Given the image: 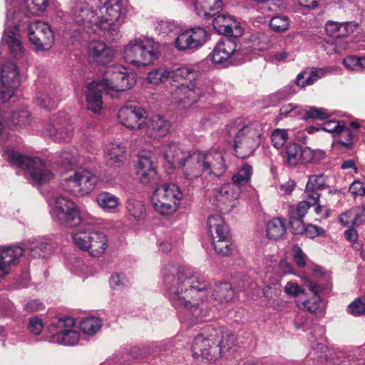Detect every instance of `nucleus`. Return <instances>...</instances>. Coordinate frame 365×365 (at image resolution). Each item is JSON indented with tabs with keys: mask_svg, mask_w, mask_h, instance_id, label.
Segmentation results:
<instances>
[{
	"mask_svg": "<svg viewBox=\"0 0 365 365\" xmlns=\"http://www.w3.org/2000/svg\"><path fill=\"white\" fill-rule=\"evenodd\" d=\"M212 245L215 252L222 256H229L234 250V245L230 241V235L229 230L225 235H217L212 236Z\"/></svg>",
	"mask_w": 365,
	"mask_h": 365,
	"instance_id": "37",
	"label": "nucleus"
},
{
	"mask_svg": "<svg viewBox=\"0 0 365 365\" xmlns=\"http://www.w3.org/2000/svg\"><path fill=\"white\" fill-rule=\"evenodd\" d=\"M343 63L349 70L359 71L365 68V57L350 56L344 59Z\"/></svg>",
	"mask_w": 365,
	"mask_h": 365,
	"instance_id": "54",
	"label": "nucleus"
},
{
	"mask_svg": "<svg viewBox=\"0 0 365 365\" xmlns=\"http://www.w3.org/2000/svg\"><path fill=\"white\" fill-rule=\"evenodd\" d=\"M285 232L284 221L280 217L274 218L267 223V235L269 239L278 240L285 234Z\"/></svg>",
	"mask_w": 365,
	"mask_h": 365,
	"instance_id": "44",
	"label": "nucleus"
},
{
	"mask_svg": "<svg viewBox=\"0 0 365 365\" xmlns=\"http://www.w3.org/2000/svg\"><path fill=\"white\" fill-rule=\"evenodd\" d=\"M55 163L62 170V172L68 171L76 163V158L73 152L65 150L58 156Z\"/></svg>",
	"mask_w": 365,
	"mask_h": 365,
	"instance_id": "48",
	"label": "nucleus"
},
{
	"mask_svg": "<svg viewBox=\"0 0 365 365\" xmlns=\"http://www.w3.org/2000/svg\"><path fill=\"white\" fill-rule=\"evenodd\" d=\"M36 103L44 108L53 109L57 105V99L55 97H51L47 93H39L36 96Z\"/></svg>",
	"mask_w": 365,
	"mask_h": 365,
	"instance_id": "55",
	"label": "nucleus"
},
{
	"mask_svg": "<svg viewBox=\"0 0 365 365\" xmlns=\"http://www.w3.org/2000/svg\"><path fill=\"white\" fill-rule=\"evenodd\" d=\"M328 346L323 341H317L312 346L309 355L313 358H318L320 359H327V358Z\"/></svg>",
	"mask_w": 365,
	"mask_h": 365,
	"instance_id": "57",
	"label": "nucleus"
},
{
	"mask_svg": "<svg viewBox=\"0 0 365 365\" xmlns=\"http://www.w3.org/2000/svg\"><path fill=\"white\" fill-rule=\"evenodd\" d=\"M126 209L130 216L136 220H140L145 215V208L142 202L129 199L126 202Z\"/></svg>",
	"mask_w": 365,
	"mask_h": 365,
	"instance_id": "46",
	"label": "nucleus"
},
{
	"mask_svg": "<svg viewBox=\"0 0 365 365\" xmlns=\"http://www.w3.org/2000/svg\"><path fill=\"white\" fill-rule=\"evenodd\" d=\"M19 86V78L17 66L12 62L5 63L1 69L0 103L8 101L13 96Z\"/></svg>",
	"mask_w": 365,
	"mask_h": 365,
	"instance_id": "16",
	"label": "nucleus"
},
{
	"mask_svg": "<svg viewBox=\"0 0 365 365\" xmlns=\"http://www.w3.org/2000/svg\"><path fill=\"white\" fill-rule=\"evenodd\" d=\"M14 29L5 30L2 41L8 46L11 56L15 58H20L24 53V48L21 41Z\"/></svg>",
	"mask_w": 365,
	"mask_h": 365,
	"instance_id": "35",
	"label": "nucleus"
},
{
	"mask_svg": "<svg viewBox=\"0 0 365 365\" xmlns=\"http://www.w3.org/2000/svg\"><path fill=\"white\" fill-rule=\"evenodd\" d=\"M171 128V123L165 116L162 115H153L149 119H146L144 128H147L146 132L150 135L163 137L166 135Z\"/></svg>",
	"mask_w": 365,
	"mask_h": 365,
	"instance_id": "29",
	"label": "nucleus"
},
{
	"mask_svg": "<svg viewBox=\"0 0 365 365\" xmlns=\"http://www.w3.org/2000/svg\"><path fill=\"white\" fill-rule=\"evenodd\" d=\"M264 297L266 299V305L267 307H273L275 300L281 294V288L279 284H273L272 285H266L262 289Z\"/></svg>",
	"mask_w": 365,
	"mask_h": 365,
	"instance_id": "52",
	"label": "nucleus"
},
{
	"mask_svg": "<svg viewBox=\"0 0 365 365\" xmlns=\"http://www.w3.org/2000/svg\"><path fill=\"white\" fill-rule=\"evenodd\" d=\"M311 206L306 201H300L297 205H292L289 208V225L292 232L294 235H303L305 230L304 217Z\"/></svg>",
	"mask_w": 365,
	"mask_h": 365,
	"instance_id": "21",
	"label": "nucleus"
},
{
	"mask_svg": "<svg viewBox=\"0 0 365 365\" xmlns=\"http://www.w3.org/2000/svg\"><path fill=\"white\" fill-rule=\"evenodd\" d=\"M300 163H302L316 161L315 155L319 153V152H315L308 147L302 148V146L300 147Z\"/></svg>",
	"mask_w": 365,
	"mask_h": 365,
	"instance_id": "61",
	"label": "nucleus"
},
{
	"mask_svg": "<svg viewBox=\"0 0 365 365\" xmlns=\"http://www.w3.org/2000/svg\"><path fill=\"white\" fill-rule=\"evenodd\" d=\"M103 82L104 87L109 91H125L135 85V74L128 72L127 68L120 65H115L107 69Z\"/></svg>",
	"mask_w": 365,
	"mask_h": 365,
	"instance_id": "11",
	"label": "nucleus"
},
{
	"mask_svg": "<svg viewBox=\"0 0 365 365\" xmlns=\"http://www.w3.org/2000/svg\"><path fill=\"white\" fill-rule=\"evenodd\" d=\"M327 118L328 114L325 109L322 108L310 107L302 118L307 120L308 119L324 120Z\"/></svg>",
	"mask_w": 365,
	"mask_h": 365,
	"instance_id": "59",
	"label": "nucleus"
},
{
	"mask_svg": "<svg viewBox=\"0 0 365 365\" xmlns=\"http://www.w3.org/2000/svg\"><path fill=\"white\" fill-rule=\"evenodd\" d=\"M304 285L313 293L314 297L312 299L304 302L303 307L310 312H315L320 309L322 305L319 294L322 292L323 287L307 277L304 279Z\"/></svg>",
	"mask_w": 365,
	"mask_h": 365,
	"instance_id": "34",
	"label": "nucleus"
},
{
	"mask_svg": "<svg viewBox=\"0 0 365 365\" xmlns=\"http://www.w3.org/2000/svg\"><path fill=\"white\" fill-rule=\"evenodd\" d=\"M288 139V134L285 130L276 129L273 131L271 140L274 147L281 148L285 144Z\"/></svg>",
	"mask_w": 365,
	"mask_h": 365,
	"instance_id": "58",
	"label": "nucleus"
},
{
	"mask_svg": "<svg viewBox=\"0 0 365 365\" xmlns=\"http://www.w3.org/2000/svg\"><path fill=\"white\" fill-rule=\"evenodd\" d=\"M5 159L11 164L26 171L29 181L36 185L49 182L53 178L50 166L38 157H30L13 150H8Z\"/></svg>",
	"mask_w": 365,
	"mask_h": 365,
	"instance_id": "5",
	"label": "nucleus"
},
{
	"mask_svg": "<svg viewBox=\"0 0 365 365\" xmlns=\"http://www.w3.org/2000/svg\"><path fill=\"white\" fill-rule=\"evenodd\" d=\"M227 137L233 140L235 155L242 159L252 155L259 145L261 125L257 122L245 123L241 118L230 122L225 128Z\"/></svg>",
	"mask_w": 365,
	"mask_h": 365,
	"instance_id": "4",
	"label": "nucleus"
},
{
	"mask_svg": "<svg viewBox=\"0 0 365 365\" xmlns=\"http://www.w3.org/2000/svg\"><path fill=\"white\" fill-rule=\"evenodd\" d=\"M212 18V26L217 33L234 39L242 34V28L231 16L217 14Z\"/></svg>",
	"mask_w": 365,
	"mask_h": 365,
	"instance_id": "20",
	"label": "nucleus"
},
{
	"mask_svg": "<svg viewBox=\"0 0 365 365\" xmlns=\"http://www.w3.org/2000/svg\"><path fill=\"white\" fill-rule=\"evenodd\" d=\"M125 148L122 144L111 143L107 148L106 162L109 166L119 167L124 160Z\"/></svg>",
	"mask_w": 365,
	"mask_h": 365,
	"instance_id": "39",
	"label": "nucleus"
},
{
	"mask_svg": "<svg viewBox=\"0 0 365 365\" xmlns=\"http://www.w3.org/2000/svg\"><path fill=\"white\" fill-rule=\"evenodd\" d=\"M97 177L87 169L75 170L61 181L62 188L76 196L89 194L95 187Z\"/></svg>",
	"mask_w": 365,
	"mask_h": 365,
	"instance_id": "8",
	"label": "nucleus"
},
{
	"mask_svg": "<svg viewBox=\"0 0 365 365\" xmlns=\"http://www.w3.org/2000/svg\"><path fill=\"white\" fill-rule=\"evenodd\" d=\"M88 53L91 58L98 64L106 65L114 57L113 50L101 41H93L88 46Z\"/></svg>",
	"mask_w": 365,
	"mask_h": 365,
	"instance_id": "24",
	"label": "nucleus"
},
{
	"mask_svg": "<svg viewBox=\"0 0 365 365\" xmlns=\"http://www.w3.org/2000/svg\"><path fill=\"white\" fill-rule=\"evenodd\" d=\"M207 40V31L197 27L185 31L176 37L175 46L178 51L194 50L203 46Z\"/></svg>",
	"mask_w": 365,
	"mask_h": 365,
	"instance_id": "17",
	"label": "nucleus"
},
{
	"mask_svg": "<svg viewBox=\"0 0 365 365\" xmlns=\"http://www.w3.org/2000/svg\"><path fill=\"white\" fill-rule=\"evenodd\" d=\"M322 130L331 133L349 137L347 141L339 140L337 143L346 148H350L352 145L353 134L349 128L345 126L342 121L329 120L323 123Z\"/></svg>",
	"mask_w": 365,
	"mask_h": 365,
	"instance_id": "32",
	"label": "nucleus"
},
{
	"mask_svg": "<svg viewBox=\"0 0 365 365\" xmlns=\"http://www.w3.org/2000/svg\"><path fill=\"white\" fill-rule=\"evenodd\" d=\"M290 19L287 16H274L269 21V27L276 33L287 31L290 26Z\"/></svg>",
	"mask_w": 365,
	"mask_h": 365,
	"instance_id": "49",
	"label": "nucleus"
},
{
	"mask_svg": "<svg viewBox=\"0 0 365 365\" xmlns=\"http://www.w3.org/2000/svg\"><path fill=\"white\" fill-rule=\"evenodd\" d=\"M74 244L93 257H99L106 251L107 237L101 232H78L72 235Z\"/></svg>",
	"mask_w": 365,
	"mask_h": 365,
	"instance_id": "10",
	"label": "nucleus"
},
{
	"mask_svg": "<svg viewBox=\"0 0 365 365\" xmlns=\"http://www.w3.org/2000/svg\"><path fill=\"white\" fill-rule=\"evenodd\" d=\"M54 221L66 227H76L82 222L78 205L65 196H58L51 212Z\"/></svg>",
	"mask_w": 365,
	"mask_h": 365,
	"instance_id": "9",
	"label": "nucleus"
},
{
	"mask_svg": "<svg viewBox=\"0 0 365 365\" xmlns=\"http://www.w3.org/2000/svg\"><path fill=\"white\" fill-rule=\"evenodd\" d=\"M252 174V167L247 163H245L237 173L232 176L231 183L236 184L240 188V186L245 185L250 180Z\"/></svg>",
	"mask_w": 365,
	"mask_h": 365,
	"instance_id": "47",
	"label": "nucleus"
},
{
	"mask_svg": "<svg viewBox=\"0 0 365 365\" xmlns=\"http://www.w3.org/2000/svg\"><path fill=\"white\" fill-rule=\"evenodd\" d=\"M27 328L30 332L39 335L43 328V321L38 317H32L29 319Z\"/></svg>",
	"mask_w": 365,
	"mask_h": 365,
	"instance_id": "60",
	"label": "nucleus"
},
{
	"mask_svg": "<svg viewBox=\"0 0 365 365\" xmlns=\"http://www.w3.org/2000/svg\"><path fill=\"white\" fill-rule=\"evenodd\" d=\"M217 346L220 349V357L228 356L236 351V336L231 332H224L220 329V334L217 337Z\"/></svg>",
	"mask_w": 365,
	"mask_h": 365,
	"instance_id": "36",
	"label": "nucleus"
},
{
	"mask_svg": "<svg viewBox=\"0 0 365 365\" xmlns=\"http://www.w3.org/2000/svg\"><path fill=\"white\" fill-rule=\"evenodd\" d=\"M30 116L31 114L29 110L21 109L13 111L8 115H5L4 118L9 126H16L29 124L30 123Z\"/></svg>",
	"mask_w": 365,
	"mask_h": 365,
	"instance_id": "42",
	"label": "nucleus"
},
{
	"mask_svg": "<svg viewBox=\"0 0 365 365\" xmlns=\"http://www.w3.org/2000/svg\"><path fill=\"white\" fill-rule=\"evenodd\" d=\"M43 133L56 141L68 140L73 133L71 125L64 124L58 120H55L53 123L46 124Z\"/></svg>",
	"mask_w": 365,
	"mask_h": 365,
	"instance_id": "30",
	"label": "nucleus"
},
{
	"mask_svg": "<svg viewBox=\"0 0 365 365\" xmlns=\"http://www.w3.org/2000/svg\"><path fill=\"white\" fill-rule=\"evenodd\" d=\"M75 324L74 319L71 317L59 319L56 323H52L48 327V331L53 332V338L63 345L72 346L77 344L79 334L71 328Z\"/></svg>",
	"mask_w": 365,
	"mask_h": 365,
	"instance_id": "14",
	"label": "nucleus"
},
{
	"mask_svg": "<svg viewBox=\"0 0 365 365\" xmlns=\"http://www.w3.org/2000/svg\"><path fill=\"white\" fill-rule=\"evenodd\" d=\"M25 2L33 12L43 11L48 6V0H25Z\"/></svg>",
	"mask_w": 365,
	"mask_h": 365,
	"instance_id": "62",
	"label": "nucleus"
},
{
	"mask_svg": "<svg viewBox=\"0 0 365 365\" xmlns=\"http://www.w3.org/2000/svg\"><path fill=\"white\" fill-rule=\"evenodd\" d=\"M348 309L349 312L353 315H361L365 312V302L358 298L349 305Z\"/></svg>",
	"mask_w": 365,
	"mask_h": 365,
	"instance_id": "63",
	"label": "nucleus"
},
{
	"mask_svg": "<svg viewBox=\"0 0 365 365\" xmlns=\"http://www.w3.org/2000/svg\"><path fill=\"white\" fill-rule=\"evenodd\" d=\"M327 187V178L324 174L309 176L304 190V201L309 206L317 205L320 197L318 191L324 190Z\"/></svg>",
	"mask_w": 365,
	"mask_h": 365,
	"instance_id": "23",
	"label": "nucleus"
},
{
	"mask_svg": "<svg viewBox=\"0 0 365 365\" xmlns=\"http://www.w3.org/2000/svg\"><path fill=\"white\" fill-rule=\"evenodd\" d=\"M325 71L322 68H311L299 73L296 78L297 84L300 87H305L314 84L319 78H322Z\"/></svg>",
	"mask_w": 365,
	"mask_h": 365,
	"instance_id": "40",
	"label": "nucleus"
},
{
	"mask_svg": "<svg viewBox=\"0 0 365 365\" xmlns=\"http://www.w3.org/2000/svg\"><path fill=\"white\" fill-rule=\"evenodd\" d=\"M94 7L98 8L97 0H75L71 13L73 21L85 28L95 26L99 29L101 22Z\"/></svg>",
	"mask_w": 365,
	"mask_h": 365,
	"instance_id": "13",
	"label": "nucleus"
},
{
	"mask_svg": "<svg viewBox=\"0 0 365 365\" xmlns=\"http://www.w3.org/2000/svg\"><path fill=\"white\" fill-rule=\"evenodd\" d=\"M170 79L178 82L179 86L172 93L173 98L183 108H189L197 103L205 93H210L212 88L204 86L197 78V72L190 68L180 67L170 71Z\"/></svg>",
	"mask_w": 365,
	"mask_h": 365,
	"instance_id": "3",
	"label": "nucleus"
},
{
	"mask_svg": "<svg viewBox=\"0 0 365 365\" xmlns=\"http://www.w3.org/2000/svg\"><path fill=\"white\" fill-rule=\"evenodd\" d=\"M204 172L209 175L220 177L227 169L223 155L217 150H210L202 153Z\"/></svg>",
	"mask_w": 365,
	"mask_h": 365,
	"instance_id": "22",
	"label": "nucleus"
},
{
	"mask_svg": "<svg viewBox=\"0 0 365 365\" xmlns=\"http://www.w3.org/2000/svg\"><path fill=\"white\" fill-rule=\"evenodd\" d=\"M182 173L188 180H192L201 176L204 172L202 165V153H194L187 155L182 162Z\"/></svg>",
	"mask_w": 365,
	"mask_h": 365,
	"instance_id": "26",
	"label": "nucleus"
},
{
	"mask_svg": "<svg viewBox=\"0 0 365 365\" xmlns=\"http://www.w3.org/2000/svg\"><path fill=\"white\" fill-rule=\"evenodd\" d=\"M146 112L140 107L125 106L118 111V116L122 124L131 130H142L146 121Z\"/></svg>",
	"mask_w": 365,
	"mask_h": 365,
	"instance_id": "19",
	"label": "nucleus"
},
{
	"mask_svg": "<svg viewBox=\"0 0 365 365\" xmlns=\"http://www.w3.org/2000/svg\"><path fill=\"white\" fill-rule=\"evenodd\" d=\"M206 295L212 294L211 298L219 303L229 302L234 299L235 291L230 282H222L215 284L212 287L207 288L206 283Z\"/></svg>",
	"mask_w": 365,
	"mask_h": 365,
	"instance_id": "31",
	"label": "nucleus"
},
{
	"mask_svg": "<svg viewBox=\"0 0 365 365\" xmlns=\"http://www.w3.org/2000/svg\"><path fill=\"white\" fill-rule=\"evenodd\" d=\"M128 280L125 276L123 274H116L112 275L110 279V285L113 289H120L123 287L126 286Z\"/></svg>",
	"mask_w": 365,
	"mask_h": 365,
	"instance_id": "64",
	"label": "nucleus"
},
{
	"mask_svg": "<svg viewBox=\"0 0 365 365\" xmlns=\"http://www.w3.org/2000/svg\"><path fill=\"white\" fill-rule=\"evenodd\" d=\"M240 188L235 183H226L216 190L215 205L221 212H228L235 206V200L240 194Z\"/></svg>",
	"mask_w": 365,
	"mask_h": 365,
	"instance_id": "18",
	"label": "nucleus"
},
{
	"mask_svg": "<svg viewBox=\"0 0 365 365\" xmlns=\"http://www.w3.org/2000/svg\"><path fill=\"white\" fill-rule=\"evenodd\" d=\"M178 30V26L173 21H160L155 27L156 32L163 36H168Z\"/></svg>",
	"mask_w": 365,
	"mask_h": 365,
	"instance_id": "56",
	"label": "nucleus"
},
{
	"mask_svg": "<svg viewBox=\"0 0 365 365\" xmlns=\"http://www.w3.org/2000/svg\"><path fill=\"white\" fill-rule=\"evenodd\" d=\"M163 152L164 158L172 166L181 165L187 156L179 148L178 145L174 143L165 146Z\"/></svg>",
	"mask_w": 365,
	"mask_h": 365,
	"instance_id": "38",
	"label": "nucleus"
},
{
	"mask_svg": "<svg viewBox=\"0 0 365 365\" xmlns=\"http://www.w3.org/2000/svg\"><path fill=\"white\" fill-rule=\"evenodd\" d=\"M123 55L127 63L145 66L158 59L160 55L159 43L152 39L135 38L125 46Z\"/></svg>",
	"mask_w": 365,
	"mask_h": 365,
	"instance_id": "6",
	"label": "nucleus"
},
{
	"mask_svg": "<svg viewBox=\"0 0 365 365\" xmlns=\"http://www.w3.org/2000/svg\"><path fill=\"white\" fill-rule=\"evenodd\" d=\"M240 51V48L237 49V43L235 39L228 38L225 41H220L217 43L210 56L213 63H222L235 52Z\"/></svg>",
	"mask_w": 365,
	"mask_h": 365,
	"instance_id": "27",
	"label": "nucleus"
},
{
	"mask_svg": "<svg viewBox=\"0 0 365 365\" xmlns=\"http://www.w3.org/2000/svg\"><path fill=\"white\" fill-rule=\"evenodd\" d=\"M166 295L176 309L184 310L192 323L212 317V308L205 302L206 282L192 269L169 262L163 268Z\"/></svg>",
	"mask_w": 365,
	"mask_h": 365,
	"instance_id": "1",
	"label": "nucleus"
},
{
	"mask_svg": "<svg viewBox=\"0 0 365 365\" xmlns=\"http://www.w3.org/2000/svg\"><path fill=\"white\" fill-rule=\"evenodd\" d=\"M98 205L103 210L115 208L118 204V198L109 192H102L96 197Z\"/></svg>",
	"mask_w": 365,
	"mask_h": 365,
	"instance_id": "51",
	"label": "nucleus"
},
{
	"mask_svg": "<svg viewBox=\"0 0 365 365\" xmlns=\"http://www.w3.org/2000/svg\"><path fill=\"white\" fill-rule=\"evenodd\" d=\"M98 8H105L106 14L100 17L99 29L103 30H113L111 27L120 25L125 17L126 8L122 0H97Z\"/></svg>",
	"mask_w": 365,
	"mask_h": 365,
	"instance_id": "12",
	"label": "nucleus"
},
{
	"mask_svg": "<svg viewBox=\"0 0 365 365\" xmlns=\"http://www.w3.org/2000/svg\"><path fill=\"white\" fill-rule=\"evenodd\" d=\"M101 322L99 318L96 317L83 319L80 324L81 331L84 334H94L101 327Z\"/></svg>",
	"mask_w": 365,
	"mask_h": 365,
	"instance_id": "50",
	"label": "nucleus"
},
{
	"mask_svg": "<svg viewBox=\"0 0 365 365\" xmlns=\"http://www.w3.org/2000/svg\"><path fill=\"white\" fill-rule=\"evenodd\" d=\"M28 36L36 51H48L54 43L53 31L43 22H36L29 26Z\"/></svg>",
	"mask_w": 365,
	"mask_h": 365,
	"instance_id": "15",
	"label": "nucleus"
},
{
	"mask_svg": "<svg viewBox=\"0 0 365 365\" xmlns=\"http://www.w3.org/2000/svg\"><path fill=\"white\" fill-rule=\"evenodd\" d=\"M53 250L51 242L44 240L33 242L28 247L30 255L34 258H45L53 252Z\"/></svg>",
	"mask_w": 365,
	"mask_h": 365,
	"instance_id": "41",
	"label": "nucleus"
},
{
	"mask_svg": "<svg viewBox=\"0 0 365 365\" xmlns=\"http://www.w3.org/2000/svg\"><path fill=\"white\" fill-rule=\"evenodd\" d=\"M197 15L205 19L212 18L222 9V0H193Z\"/></svg>",
	"mask_w": 365,
	"mask_h": 365,
	"instance_id": "33",
	"label": "nucleus"
},
{
	"mask_svg": "<svg viewBox=\"0 0 365 365\" xmlns=\"http://www.w3.org/2000/svg\"><path fill=\"white\" fill-rule=\"evenodd\" d=\"M25 250L20 246L6 247L0 253V281L11 272V265L21 257Z\"/></svg>",
	"mask_w": 365,
	"mask_h": 365,
	"instance_id": "25",
	"label": "nucleus"
},
{
	"mask_svg": "<svg viewBox=\"0 0 365 365\" xmlns=\"http://www.w3.org/2000/svg\"><path fill=\"white\" fill-rule=\"evenodd\" d=\"M103 86L102 83L92 81L88 83L84 91L87 108L93 113H98L102 109V88Z\"/></svg>",
	"mask_w": 365,
	"mask_h": 365,
	"instance_id": "28",
	"label": "nucleus"
},
{
	"mask_svg": "<svg viewBox=\"0 0 365 365\" xmlns=\"http://www.w3.org/2000/svg\"><path fill=\"white\" fill-rule=\"evenodd\" d=\"M300 147L299 144L290 143L281 151L282 157L289 165L294 167L300 163Z\"/></svg>",
	"mask_w": 365,
	"mask_h": 365,
	"instance_id": "43",
	"label": "nucleus"
},
{
	"mask_svg": "<svg viewBox=\"0 0 365 365\" xmlns=\"http://www.w3.org/2000/svg\"><path fill=\"white\" fill-rule=\"evenodd\" d=\"M220 334V328L208 324L193 339L191 350L195 358L202 357L207 360L220 358V349L217 346V337Z\"/></svg>",
	"mask_w": 365,
	"mask_h": 365,
	"instance_id": "7",
	"label": "nucleus"
},
{
	"mask_svg": "<svg viewBox=\"0 0 365 365\" xmlns=\"http://www.w3.org/2000/svg\"><path fill=\"white\" fill-rule=\"evenodd\" d=\"M207 227L212 237L214 232L216 235L220 233L221 235H226L227 231L229 230L227 225L225 224L223 219L219 215H211L208 217Z\"/></svg>",
	"mask_w": 365,
	"mask_h": 365,
	"instance_id": "45",
	"label": "nucleus"
},
{
	"mask_svg": "<svg viewBox=\"0 0 365 365\" xmlns=\"http://www.w3.org/2000/svg\"><path fill=\"white\" fill-rule=\"evenodd\" d=\"M137 175L142 184L155 189L151 200L155 211L161 215H168L176 210L178 202L183 197L182 192L176 184L159 185L160 177L149 157L139 158Z\"/></svg>",
	"mask_w": 365,
	"mask_h": 365,
	"instance_id": "2",
	"label": "nucleus"
},
{
	"mask_svg": "<svg viewBox=\"0 0 365 365\" xmlns=\"http://www.w3.org/2000/svg\"><path fill=\"white\" fill-rule=\"evenodd\" d=\"M169 78H170V70L162 68L150 71L147 76L148 82L153 84L163 83Z\"/></svg>",
	"mask_w": 365,
	"mask_h": 365,
	"instance_id": "53",
	"label": "nucleus"
}]
</instances>
